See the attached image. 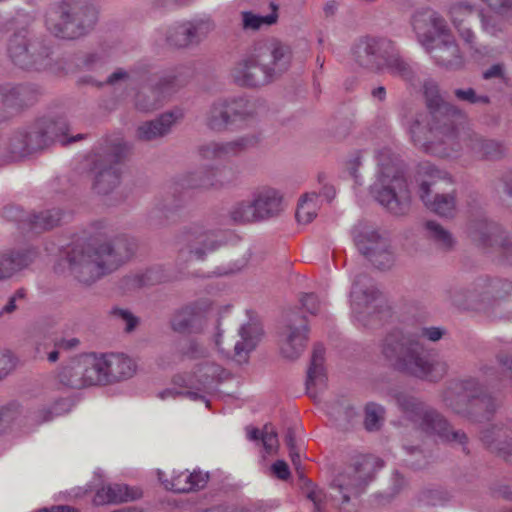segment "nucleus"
I'll return each mask as SVG.
<instances>
[{
  "label": "nucleus",
  "instance_id": "f257e3e1",
  "mask_svg": "<svg viewBox=\"0 0 512 512\" xmlns=\"http://www.w3.org/2000/svg\"><path fill=\"white\" fill-rule=\"evenodd\" d=\"M423 88L428 114L418 116L411 122V140L426 153L441 158L455 156L461 150L459 133L466 121V113L446 102L435 82L427 81Z\"/></svg>",
  "mask_w": 512,
  "mask_h": 512
},
{
  "label": "nucleus",
  "instance_id": "f03ea898",
  "mask_svg": "<svg viewBox=\"0 0 512 512\" xmlns=\"http://www.w3.org/2000/svg\"><path fill=\"white\" fill-rule=\"evenodd\" d=\"M377 349L387 367L421 380L438 381L449 369L445 360L428 353L417 334L401 328L386 332L378 341Z\"/></svg>",
  "mask_w": 512,
  "mask_h": 512
},
{
  "label": "nucleus",
  "instance_id": "7ed1b4c3",
  "mask_svg": "<svg viewBox=\"0 0 512 512\" xmlns=\"http://www.w3.org/2000/svg\"><path fill=\"white\" fill-rule=\"evenodd\" d=\"M133 239L121 235L110 239H93L75 246L66 256L70 274L81 284L91 285L116 271L135 252Z\"/></svg>",
  "mask_w": 512,
  "mask_h": 512
},
{
  "label": "nucleus",
  "instance_id": "20e7f679",
  "mask_svg": "<svg viewBox=\"0 0 512 512\" xmlns=\"http://www.w3.org/2000/svg\"><path fill=\"white\" fill-rule=\"evenodd\" d=\"M292 51L276 38L254 41L231 70L235 84L243 88H260L280 78L290 67Z\"/></svg>",
  "mask_w": 512,
  "mask_h": 512
},
{
  "label": "nucleus",
  "instance_id": "39448f33",
  "mask_svg": "<svg viewBox=\"0 0 512 512\" xmlns=\"http://www.w3.org/2000/svg\"><path fill=\"white\" fill-rule=\"evenodd\" d=\"M375 158L377 169L375 181L370 186L371 196L390 213L406 214L410 208L411 190L405 163L389 147L378 149Z\"/></svg>",
  "mask_w": 512,
  "mask_h": 512
},
{
  "label": "nucleus",
  "instance_id": "423d86ee",
  "mask_svg": "<svg viewBox=\"0 0 512 512\" xmlns=\"http://www.w3.org/2000/svg\"><path fill=\"white\" fill-rule=\"evenodd\" d=\"M69 126L64 118H39L34 122L13 130L7 138L6 152L16 161L22 160L50 148L56 141L73 143L84 138L83 134L65 141Z\"/></svg>",
  "mask_w": 512,
  "mask_h": 512
},
{
  "label": "nucleus",
  "instance_id": "0eeeda50",
  "mask_svg": "<svg viewBox=\"0 0 512 512\" xmlns=\"http://www.w3.org/2000/svg\"><path fill=\"white\" fill-rule=\"evenodd\" d=\"M225 171L209 167L190 173L180 181L168 184L161 195L156 199L154 207L150 210L148 219L150 225L160 228L178 219L179 212L186 203L185 189L218 188L230 181L218 178V174Z\"/></svg>",
  "mask_w": 512,
  "mask_h": 512
},
{
  "label": "nucleus",
  "instance_id": "6e6552de",
  "mask_svg": "<svg viewBox=\"0 0 512 512\" xmlns=\"http://www.w3.org/2000/svg\"><path fill=\"white\" fill-rule=\"evenodd\" d=\"M441 400L455 414L475 423L491 420L500 406L499 399L474 377L451 381Z\"/></svg>",
  "mask_w": 512,
  "mask_h": 512
},
{
  "label": "nucleus",
  "instance_id": "1a4fd4ad",
  "mask_svg": "<svg viewBox=\"0 0 512 512\" xmlns=\"http://www.w3.org/2000/svg\"><path fill=\"white\" fill-rule=\"evenodd\" d=\"M383 461L371 455H361L347 465L331 481L332 497L339 501L340 512H357L358 498L366 492Z\"/></svg>",
  "mask_w": 512,
  "mask_h": 512
},
{
  "label": "nucleus",
  "instance_id": "9d476101",
  "mask_svg": "<svg viewBox=\"0 0 512 512\" xmlns=\"http://www.w3.org/2000/svg\"><path fill=\"white\" fill-rule=\"evenodd\" d=\"M98 21V11L86 0L52 3L46 13L48 30L57 38L77 40L89 34Z\"/></svg>",
  "mask_w": 512,
  "mask_h": 512
},
{
  "label": "nucleus",
  "instance_id": "9b49d317",
  "mask_svg": "<svg viewBox=\"0 0 512 512\" xmlns=\"http://www.w3.org/2000/svg\"><path fill=\"white\" fill-rule=\"evenodd\" d=\"M127 153L126 143L118 137L101 139L88 155L89 171L93 174L92 189L99 195L112 193L121 183V162Z\"/></svg>",
  "mask_w": 512,
  "mask_h": 512
},
{
  "label": "nucleus",
  "instance_id": "f8f14e48",
  "mask_svg": "<svg viewBox=\"0 0 512 512\" xmlns=\"http://www.w3.org/2000/svg\"><path fill=\"white\" fill-rule=\"evenodd\" d=\"M418 195L424 205L441 217H452L456 207L455 194L444 192L451 185V177L430 163L421 164L415 175Z\"/></svg>",
  "mask_w": 512,
  "mask_h": 512
},
{
  "label": "nucleus",
  "instance_id": "ddd939ff",
  "mask_svg": "<svg viewBox=\"0 0 512 512\" xmlns=\"http://www.w3.org/2000/svg\"><path fill=\"white\" fill-rule=\"evenodd\" d=\"M181 237L184 246L180 253H186L189 260L196 261H204L209 254L239 240L232 230L211 229L199 223L184 227Z\"/></svg>",
  "mask_w": 512,
  "mask_h": 512
},
{
  "label": "nucleus",
  "instance_id": "4468645a",
  "mask_svg": "<svg viewBox=\"0 0 512 512\" xmlns=\"http://www.w3.org/2000/svg\"><path fill=\"white\" fill-rule=\"evenodd\" d=\"M7 52L11 61L22 69H40L50 57L51 49L41 37L29 29L16 30L8 40Z\"/></svg>",
  "mask_w": 512,
  "mask_h": 512
},
{
  "label": "nucleus",
  "instance_id": "2eb2a0df",
  "mask_svg": "<svg viewBox=\"0 0 512 512\" xmlns=\"http://www.w3.org/2000/svg\"><path fill=\"white\" fill-rule=\"evenodd\" d=\"M353 240L358 251L377 269L390 270L396 262V254L386 233L359 224L354 227Z\"/></svg>",
  "mask_w": 512,
  "mask_h": 512
},
{
  "label": "nucleus",
  "instance_id": "dca6fc26",
  "mask_svg": "<svg viewBox=\"0 0 512 512\" xmlns=\"http://www.w3.org/2000/svg\"><path fill=\"white\" fill-rule=\"evenodd\" d=\"M368 277L364 274L356 276L350 292L351 308L355 318L364 327L380 326L386 307L379 299L380 292L373 285H366Z\"/></svg>",
  "mask_w": 512,
  "mask_h": 512
},
{
  "label": "nucleus",
  "instance_id": "f3484780",
  "mask_svg": "<svg viewBox=\"0 0 512 512\" xmlns=\"http://www.w3.org/2000/svg\"><path fill=\"white\" fill-rule=\"evenodd\" d=\"M192 76V71L187 66H178L165 72L150 86L143 87L135 97V106L143 112L158 109L166 95L184 86Z\"/></svg>",
  "mask_w": 512,
  "mask_h": 512
},
{
  "label": "nucleus",
  "instance_id": "a211bd4d",
  "mask_svg": "<svg viewBox=\"0 0 512 512\" xmlns=\"http://www.w3.org/2000/svg\"><path fill=\"white\" fill-rule=\"evenodd\" d=\"M228 372L214 362H205L197 366L193 374H178L173 377V383L186 388L185 395L191 400L205 399L204 393L214 388L215 384L228 378Z\"/></svg>",
  "mask_w": 512,
  "mask_h": 512
},
{
  "label": "nucleus",
  "instance_id": "6ab92c4d",
  "mask_svg": "<svg viewBox=\"0 0 512 512\" xmlns=\"http://www.w3.org/2000/svg\"><path fill=\"white\" fill-rule=\"evenodd\" d=\"M308 332L306 317L298 310H289L278 332L282 356L289 360L297 359L306 348Z\"/></svg>",
  "mask_w": 512,
  "mask_h": 512
},
{
  "label": "nucleus",
  "instance_id": "aec40b11",
  "mask_svg": "<svg viewBox=\"0 0 512 512\" xmlns=\"http://www.w3.org/2000/svg\"><path fill=\"white\" fill-rule=\"evenodd\" d=\"M395 43L386 37L364 36L352 48L357 65L371 72L380 73L385 69V60Z\"/></svg>",
  "mask_w": 512,
  "mask_h": 512
},
{
  "label": "nucleus",
  "instance_id": "412c9836",
  "mask_svg": "<svg viewBox=\"0 0 512 512\" xmlns=\"http://www.w3.org/2000/svg\"><path fill=\"white\" fill-rule=\"evenodd\" d=\"M412 25L423 47H430L431 43L452 34L444 17L429 8L417 11L413 15Z\"/></svg>",
  "mask_w": 512,
  "mask_h": 512
},
{
  "label": "nucleus",
  "instance_id": "4be33fe9",
  "mask_svg": "<svg viewBox=\"0 0 512 512\" xmlns=\"http://www.w3.org/2000/svg\"><path fill=\"white\" fill-rule=\"evenodd\" d=\"M391 397L403 415L408 420L418 423L425 433L428 432L440 414L439 411L409 392L394 391Z\"/></svg>",
  "mask_w": 512,
  "mask_h": 512
},
{
  "label": "nucleus",
  "instance_id": "5701e85b",
  "mask_svg": "<svg viewBox=\"0 0 512 512\" xmlns=\"http://www.w3.org/2000/svg\"><path fill=\"white\" fill-rule=\"evenodd\" d=\"M260 139L254 134L237 137L231 141H211L198 148L199 155L205 160L227 161L255 147Z\"/></svg>",
  "mask_w": 512,
  "mask_h": 512
},
{
  "label": "nucleus",
  "instance_id": "b1692460",
  "mask_svg": "<svg viewBox=\"0 0 512 512\" xmlns=\"http://www.w3.org/2000/svg\"><path fill=\"white\" fill-rule=\"evenodd\" d=\"M217 334L215 337V344L219 351L230 353V348L222 346V330L220 329V323H218ZM262 335V328L255 322H248L240 326L238 330V336L240 337L233 344V355L232 358L239 364L248 362L249 354L256 348ZM232 346V343L228 345Z\"/></svg>",
  "mask_w": 512,
  "mask_h": 512
},
{
  "label": "nucleus",
  "instance_id": "393cba45",
  "mask_svg": "<svg viewBox=\"0 0 512 512\" xmlns=\"http://www.w3.org/2000/svg\"><path fill=\"white\" fill-rule=\"evenodd\" d=\"M251 197L259 222L279 218L285 211L284 195L278 189L263 186L254 190Z\"/></svg>",
  "mask_w": 512,
  "mask_h": 512
},
{
  "label": "nucleus",
  "instance_id": "a878e982",
  "mask_svg": "<svg viewBox=\"0 0 512 512\" xmlns=\"http://www.w3.org/2000/svg\"><path fill=\"white\" fill-rule=\"evenodd\" d=\"M477 286L480 288L482 293V301L493 300L491 313L495 318L510 319L512 311L507 309L505 313H501L499 310L502 305L509 306L507 302H502L506 296L512 293V281L501 278H479L477 280Z\"/></svg>",
  "mask_w": 512,
  "mask_h": 512
},
{
  "label": "nucleus",
  "instance_id": "bb28decb",
  "mask_svg": "<svg viewBox=\"0 0 512 512\" xmlns=\"http://www.w3.org/2000/svg\"><path fill=\"white\" fill-rule=\"evenodd\" d=\"M207 308L205 302L196 301L177 309L170 319L171 329L180 334L199 332L203 327Z\"/></svg>",
  "mask_w": 512,
  "mask_h": 512
},
{
  "label": "nucleus",
  "instance_id": "cd10ccee",
  "mask_svg": "<svg viewBox=\"0 0 512 512\" xmlns=\"http://www.w3.org/2000/svg\"><path fill=\"white\" fill-rule=\"evenodd\" d=\"M485 448L507 462H512V429L504 424H493L480 432Z\"/></svg>",
  "mask_w": 512,
  "mask_h": 512
},
{
  "label": "nucleus",
  "instance_id": "c85d7f7f",
  "mask_svg": "<svg viewBox=\"0 0 512 512\" xmlns=\"http://www.w3.org/2000/svg\"><path fill=\"white\" fill-rule=\"evenodd\" d=\"M424 48L438 66L448 70H458L463 66V56L452 34Z\"/></svg>",
  "mask_w": 512,
  "mask_h": 512
},
{
  "label": "nucleus",
  "instance_id": "c756f323",
  "mask_svg": "<svg viewBox=\"0 0 512 512\" xmlns=\"http://www.w3.org/2000/svg\"><path fill=\"white\" fill-rule=\"evenodd\" d=\"M442 297L445 302L463 311L478 310L483 303L477 281L471 287L459 284L449 285L443 290Z\"/></svg>",
  "mask_w": 512,
  "mask_h": 512
},
{
  "label": "nucleus",
  "instance_id": "7c9ffc66",
  "mask_svg": "<svg viewBox=\"0 0 512 512\" xmlns=\"http://www.w3.org/2000/svg\"><path fill=\"white\" fill-rule=\"evenodd\" d=\"M463 141L470 153L480 160H500L506 153V148L501 141L486 138L476 132L468 133Z\"/></svg>",
  "mask_w": 512,
  "mask_h": 512
},
{
  "label": "nucleus",
  "instance_id": "2f4dec72",
  "mask_svg": "<svg viewBox=\"0 0 512 512\" xmlns=\"http://www.w3.org/2000/svg\"><path fill=\"white\" fill-rule=\"evenodd\" d=\"M179 115L174 112H164L155 119L141 123L136 131L135 137L141 142H151L168 135Z\"/></svg>",
  "mask_w": 512,
  "mask_h": 512
},
{
  "label": "nucleus",
  "instance_id": "473e14b6",
  "mask_svg": "<svg viewBox=\"0 0 512 512\" xmlns=\"http://www.w3.org/2000/svg\"><path fill=\"white\" fill-rule=\"evenodd\" d=\"M210 475L200 469L189 472L188 470L175 473L171 479L162 480L161 473L159 479L164 484L165 488L176 493H188L191 491H198L206 487Z\"/></svg>",
  "mask_w": 512,
  "mask_h": 512
},
{
  "label": "nucleus",
  "instance_id": "72a5a7b5",
  "mask_svg": "<svg viewBox=\"0 0 512 512\" xmlns=\"http://www.w3.org/2000/svg\"><path fill=\"white\" fill-rule=\"evenodd\" d=\"M325 348L321 344L314 346L310 365L307 370L306 392L316 399L317 392L322 391L326 387L327 376L324 368Z\"/></svg>",
  "mask_w": 512,
  "mask_h": 512
},
{
  "label": "nucleus",
  "instance_id": "f704fd0d",
  "mask_svg": "<svg viewBox=\"0 0 512 512\" xmlns=\"http://www.w3.org/2000/svg\"><path fill=\"white\" fill-rule=\"evenodd\" d=\"M102 359L107 384L129 379L136 371L134 361L123 354H103Z\"/></svg>",
  "mask_w": 512,
  "mask_h": 512
},
{
  "label": "nucleus",
  "instance_id": "c9c22d12",
  "mask_svg": "<svg viewBox=\"0 0 512 512\" xmlns=\"http://www.w3.org/2000/svg\"><path fill=\"white\" fill-rule=\"evenodd\" d=\"M36 256L31 249L8 250L0 254V282L28 267Z\"/></svg>",
  "mask_w": 512,
  "mask_h": 512
},
{
  "label": "nucleus",
  "instance_id": "e433bc0d",
  "mask_svg": "<svg viewBox=\"0 0 512 512\" xmlns=\"http://www.w3.org/2000/svg\"><path fill=\"white\" fill-rule=\"evenodd\" d=\"M427 434L439 437L444 443L454 446L458 445L465 454H469V438L465 431L461 429H454L450 422L441 413L438 415Z\"/></svg>",
  "mask_w": 512,
  "mask_h": 512
},
{
  "label": "nucleus",
  "instance_id": "4c0bfd02",
  "mask_svg": "<svg viewBox=\"0 0 512 512\" xmlns=\"http://www.w3.org/2000/svg\"><path fill=\"white\" fill-rule=\"evenodd\" d=\"M475 11V6L458 2L450 7L449 14L451 21L458 31L460 37L470 46L475 44V34L471 28V20L473 19V14Z\"/></svg>",
  "mask_w": 512,
  "mask_h": 512
},
{
  "label": "nucleus",
  "instance_id": "58836bf2",
  "mask_svg": "<svg viewBox=\"0 0 512 512\" xmlns=\"http://www.w3.org/2000/svg\"><path fill=\"white\" fill-rule=\"evenodd\" d=\"M205 126L214 132H224L234 123L225 99L214 101L207 109L204 117Z\"/></svg>",
  "mask_w": 512,
  "mask_h": 512
},
{
  "label": "nucleus",
  "instance_id": "ea45409f",
  "mask_svg": "<svg viewBox=\"0 0 512 512\" xmlns=\"http://www.w3.org/2000/svg\"><path fill=\"white\" fill-rule=\"evenodd\" d=\"M79 361L83 374L84 388L92 385L107 384L102 355L99 357L95 354L79 356Z\"/></svg>",
  "mask_w": 512,
  "mask_h": 512
},
{
  "label": "nucleus",
  "instance_id": "a19ab883",
  "mask_svg": "<svg viewBox=\"0 0 512 512\" xmlns=\"http://www.w3.org/2000/svg\"><path fill=\"white\" fill-rule=\"evenodd\" d=\"M141 493L125 484H112L99 489L95 495V503H121L138 499Z\"/></svg>",
  "mask_w": 512,
  "mask_h": 512
},
{
  "label": "nucleus",
  "instance_id": "79ce46f5",
  "mask_svg": "<svg viewBox=\"0 0 512 512\" xmlns=\"http://www.w3.org/2000/svg\"><path fill=\"white\" fill-rule=\"evenodd\" d=\"M1 90L5 96L6 106L10 107L12 112L31 106L36 101L35 91L26 85L2 87Z\"/></svg>",
  "mask_w": 512,
  "mask_h": 512
},
{
  "label": "nucleus",
  "instance_id": "37998d69",
  "mask_svg": "<svg viewBox=\"0 0 512 512\" xmlns=\"http://www.w3.org/2000/svg\"><path fill=\"white\" fill-rule=\"evenodd\" d=\"M233 123L237 121H249L256 118L260 104L243 96L225 99Z\"/></svg>",
  "mask_w": 512,
  "mask_h": 512
},
{
  "label": "nucleus",
  "instance_id": "c03bdc74",
  "mask_svg": "<svg viewBox=\"0 0 512 512\" xmlns=\"http://www.w3.org/2000/svg\"><path fill=\"white\" fill-rule=\"evenodd\" d=\"M234 248L231 251V260L226 265L217 268V273L221 276L231 275L242 271L249 263L251 258L250 248L241 243L240 239L236 243H229Z\"/></svg>",
  "mask_w": 512,
  "mask_h": 512
},
{
  "label": "nucleus",
  "instance_id": "a18cd8bd",
  "mask_svg": "<svg viewBox=\"0 0 512 512\" xmlns=\"http://www.w3.org/2000/svg\"><path fill=\"white\" fill-rule=\"evenodd\" d=\"M64 212L60 208H52L28 216V224L37 233L53 229L60 225Z\"/></svg>",
  "mask_w": 512,
  "mask_h": 512
},
{
  "label": "nucleus",
  "instance_id": "49530a36",
  "mask_svg": "<svg viewBox=\"0 0 512 512\" xmlns=\"http://www.w3.org/2000/svg\"><path fill=\"white\" fill-rule=\"evenodd\" d=\"M425 237L438 249L449 251L454 247L455 240L449 230L434 220L424 223Z\"/></svg>",
  "mask_w": 512,
  "mask_h": 512
},
{
  "label": "nucleus",
  "instance_id": "de8ad7c7",
  "mask_svg": "<svg viewBox=\"0 0 512 512\" xmlns=\"http://www.w3.org/2000/svg\"><path fill=\"white\" fill-rule=\"evenodd\" d=\"M228 217L234 225L259 223L252 197L235 202L228 210Z\"/></svg>",
  "mask_w": 512,
  "mask_h": 512
},
{
  "label": "nucleus",
  "instance_id": "09e8293b",
  "mask_svg": "<svg viewBox=\"0 0 512 512\" xmlns=\"http://www.w3.org/2000/svg\"><path fill=\"white\" fill-rule=\"evenodd\" d=\"M60 384L72 389L84 388V380L79 357L71 359L58 372Z\"/></svg>",
  "mask_w": 512,
  "mask_h": 512
},
{
  "label": "nucleus",
  "instance_id": "8fccbe9b",
  "mask_svg": "<svg viewBox=\"0 0 512 512\" xmlns=\"http://www.w3.org/2000/svg\"><path fill=\"white\" fill-rule=\"evenodd\" d=\"M163 280V274L159 269L150 268L144 272L127 275L123 278V285L128 290H137L156 285Z\"/></svg>",
  "mask_w": 512,
  "mask_h": 512
},
{
  "label": "nucleus",
  "instance_id": "3c124183",
  "mask_svg": "<svg viewBox=\"0 0 512 512\" xmlns=\"http://www.w3.org/2000/svg\"><path fill=\"white\" fill-rule=\"evenodd\" d=\"M385 61L384 70L388 71L391 75L401 77L406 81H411L414 78L412 66L400 55L395 44Z\"/></svg>",
  "mask_w": 512,
  "mask_h": 512
},
{
  "label": "nucleus",
  "instance_id": "603ef678",
  "mask_svg": "<svg viewBox=\"0 0 512 512\" xmlns=\"http://www.w3.org/2000/svg\"><path fill=\"white\" fill-rule=\"evenodd\" d=\"M272 13L266 16L257 15L251 11L241 12V27L244 31H257L263 25H273L278 19V5L274 2L270 3Z\"/></svg>",
  "mask_w": 512,
  "mask_h": 512
},
{
  "label": "nucleus",
  "instance_id": "864d4df0",
  "mask_svg": "<svg viewBox=\"0 0 512 512\" xmlns=\"http://www.w3.org/2000/svg\"><path fill=\"white\" fill-rule=\"evenodd\" d=\"M23 408L17 401H10L0 406V434L10 431L19 424Z\"/></svg>",
  "mask_w": 512,
  "mask_h": 512
},
{
  "label": "nucleus",
  "instance_id": "5fc2aeb1",
  "mask_svg": "<svg viewBox=\"0 0 512 512\" xmlns=\"http://www.w3.org/2000/svg\"><path fill=\"white\" fill-rule=\"evenodd\" d=\"M186 30H189L188 39L190 45L199 44L215 28V24L210 19H200L185 23Z\"/></svg>",
  "mask_w": 512,
  "mask_h": 512
},
{
  "label": "nucleus",
  "instance_id": "6e6d98bb",
  "mask_svg": "<svg viewBox=\"0 0 512 512\" xmlns=\"http://www.w3.org/2000/svg\"><path fill=\"white\" fill-rule=\"evenodd\" d=\"M301 489L305 493L306 497L313 502L314 510L316 512H321L323 510V506L326 499V494L323 489L319 488L317 485H314L311 480H309L304 473H300V481Z\"/></svg>",
  "mask_w": 512,
  "mask_h": 512
},
{
  "label": "nucleus",
  "instance_id": "4d7b16f0",
  "mask_svg": "<svg viewBox=\"0 0 512 512\" xmlns=\"http://www.w3.org/2000/svg\"><path fill=\"white\" fill-rule=\"evenodd\" d=\"M317 193L305 194L298 204L295 216L299 223L308 224L316 217Z\"/></svg>",
  "mask_w": 512,
  "mask_h": 512
},
{
  "label": "nucleus",
  "instance_id": "13d9d810",
  "mask_svg": "<svg viewBox=\"0 0 512 512\" xmlns=\"http://www.w3.org/2000/svg\"><path fill=\"white\" fill-rule=\"evenodd\" d=\"M453 94L459 102L471 105L487 106L491 103V98L486 94H478L472 87L456 88Z\"/></svg>",
  "mask_w": 512,
  "mask_h": 512
},
{
  "label": "nucleus",
  "instance_id": "bf43d9fd",
  "mask_svg": "<svg viewBox=\"0 0 512 512\" xmlns=\"http://www.w3.org/2000/svg\"><path fill=\"white\" fill-rule=\"evenodd\" d=\"M352 120L346 115H334L328 122V132L338 140L344 139L350 133Z\"/></svg>",
  "mask_w": 512,
  "mask_h": 512
},
{
  "label": "nucleus",
  "instance_id": "052dcab7",
  "mask_svg": "<svg viewBox=\"0 0 512 512\" xmlns=\"http://www.w3.org/2000/svg\"><path fill=\"white\" fill-rule=\"evenodd\" d=\"M189 30H186L185 23L175 25L167 31V43L176 48H185L190 46L188 39Z\"/></svg>",
  "mask_w": 512,
  "mask_h": 512
},
{
  "label": "nucleus",
  "instance_id": "680f3d73",
  "mask_svg": "<svg viewBox=\"0 0 512 512\" xmlns=\"http://www.w3.org/2000/svg\"><path fill=\"white\" fill-rule=\"evenodd\" d=\"M384 408L375 403H369L365 408L364 426L368 431H376L380 428L383 419Z\"/></svg>",
  "mask_w": 512,
  "mask_h": 512
},
{
  "label": "nucleus",
  "instance_id": "e2e57ef3",
  "mask_svg": "<svg viewBox=\"0 0 512 512\" xmlns=\"http://www.w3.org/2000/svg\"><path fill=\"white\" fill-rule=\"evenodd\" d=\"M355 414V410L351 406H335L330 411V415L334 419L335 425L342 430L348 428Z\"/></svg>",
  "mask_w": 512,
  "mask_h": 512
},
{
  "label": "nucleus",
  "instance_id": "0e129e2a",
  "mask_svg": "<svg viewBox=\"0 0 512 512\" xmlns=\"http://www.w3.org/2000/svg\"><path fill=\"white\" fill-rule=\"evenodd\" d=\"M481 27L487 34L497 37L504 32L503 21L494 15H487L483 12L479 13Z\"/></svg>",
  "mask_w": 512,
  "mask_h": 512
},
{
  "label": "nucleus",
  "instance_id": "69168bd1",
  "mask_svg": "<svg viewBox=\"0 0 512 512\" xmlns=\"http://www.w3.org/2000/svg\"><path fill=\"white\" fill-rule=\"evenodd\" d=\"M111 315L121 319L123 322H125V331L130 333L133 330L136 329V327L139 325L140 320L137 316H135L131 311L127 309H122L118 307H114L111 310Z\"/></svg>",
  "mask_w": 512,
  "mask_h": 512
},
{
  "label": "nucleus",
  "instance_id": "338daca9",
  "mask_svg": "<svg viewBox=\"0 0 512 512\" xmlns=\"http://www.w3.org/2000/svg\"><path fill=\"white\" fill-rule=\"evenodd\" d=\"M79 60L80 63L78 65L86 70H92L96 66L104 64L106 61L105 56L98 52L86 53L82 55Z\"/></svg>",
  "mask_w": 512,
  "mask_h": 512
},
{
  "label": "nucleus",
  "instance_id": "774afa93",
  "mask_svg": "<svg viewBox=\"0 0 512 512\" xmlns=\"http://www.w3.org/2000/svg\"><path fill=\"white\" fill-rule=\"evenodd\" d=\"M261 441L267 453H271L278 445L277 432L271 425L264 426Z\"/></svg>",
  "mask_w": 512,
  "mask_h": 512
}]
</instances>
